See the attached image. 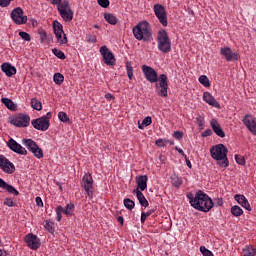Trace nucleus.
<instances>
[{
	"instance_id": "obj_62",
	"label": "nucleus",
	"mask_w": 256,
	"mask_h": 256,
	"mask_svg": "<svg viewBox=\"0 0 256 256\" xmlns=\"http://www.w3.org/2000/svg\"><path fill=\"white\" fill-rule=\"evenodd\" d=\"M190 15H195V12H193V10L189 11Z\"/></svg>"
},
{
	"instance_id": "obj_10",
	"label": "nucleus",
	"mask_w": 256,
	"mask_h": 256,
	"mask_svg": "<svg viewBox=\"0 0 256 256\" xmlns=\"http://www.w3.org/2000/svg\"><path fill=\"white\" fill-rule=\"evenodd\" d=\"M153 11H154V14L157 17L159 23H161V25L163 27H167V25H168L167 10H165V6H163L161 4H155L153 6Z\"/></svg>"
},
{
	"instance_id": "obj_23",
	"label": "nucleus",
	"mask_w": 256,
	"mask_h": 256,
	"mask_svg": "<svg viewBox=\"0 0 256 256\" xmlns=\"http://www.w3.org/2000/svg\"><path fill=\"white\" fill-rule=\"evenodd\" d=\"M0 189L7 191V193H10V195H14L15 197H17V195H19V192L17 191V189H15V187H13V186L9 185L7 182H5V180H3V178H0Z\"/></svg>"
},
{
	"instance_id": "obj_25",
	"label": "nucleus",
	"mask_w": 256,
	"mask_h": 256,
	"mask_svg": "<svg viewBox=\"0 0 256 256\" xmlns=\"http://www.w3.org/2000/svg\"><path fill=\"white\" fill-rule=\"evenodd\" d=\"M1 69L3 73H5L6 77H13V75L17 73V68H15L9 63H3L1 65Z\"/></svg>"
},
{
	"instance_id": "obj_37",
	"label": "nucleus",
	"mask_w": 256,
	"mask_h": 256,
	"mask_svg": "<svg viewBox=\"0 0 256 256\" xmlns=\"http://www.w3.org/2000/svg\"><path fill=\"white\" fill-rule=\"evenodd\" d=\"M52 53L53 55H55V57H57L58 59H67V57L65 56V53L57 48H53L52 49Z\"/></svg>"
},
{
	"instance_id": "obj_31",
	"label": "nucleus",
	"mask_w": 256,
	"mask_h": 256,
	"mask_svg": "<svg viewBox=\"0 0 256 256\" xmlns=\"http://www.w3.org/2000/svg\"><path fill=\"white\" fill-rule=\"evenodd\" d=\"M151 123H153V119L151 118V116H147L142 120V123L138 125V129H145V127H149V125H151Z\"/></svg>"
},
{
	"instance_id": "obj_35",
	"label": "nucleus",
	"mask_w": 256,
	"mask_h": 256,
	"mask_svg": "<svg viewBox=\"0 0 256 256\" xmlns=\"http://www.w3.org/2000/svg\"><path fill=\"white\" fill-rule=\"evenodd\" d=\"M123 203L126 209H128L129 211H133V209H135V202L131 199L125 198Z\"/></svg>"
},
{
	"instance_id": "obj_15",
	"label": "nucleus",
	"mask_w": 256,
	"mask_h": 256,
	"mask_svg": "<svg viewBox=\"0 0 256 256\" xmlns=\"http://www.w3.org/2000/svg\"><path fill=\"white\" fill-rule=\"evenodd\" d=\"M10 17L16 25H25L27 23V16H23V9L21 7L13 9Z\"/></svg>"
},
{
	"instance_id": "obj_59",
	"label": "nucleus",
	"mask_w": 256,
	"mask_h": 256,
	"mask_svg": "<svg viewBox=\"0 0 256 256\" xmlns=\"http://www.w3.org/2000/svg\"><path fill=\"white\" fill-rule=\"evenodd\" d=\"M186 165L187 167H189V169H191L192 165H191V161H189V159L186 158Z\"/></svg>"
},
{
	"instance_id": "obj_42",
	"label": "nucleus",
	"mask_w": 256,
	"mask_h": 256,
	"mask_svg": "<svg viewBox=\"0 0 256 256\" xmlns=\"http://www.w3.org/2000/svg\"><path fill=\"white\" fill-rule=\"evenodd\" d=\"M200 252L202 253L203 256H214L213 252H211L205 246H200Z\"/></svg>"
},
{
	"instance_id": "obj_17",
	"label": "nucleus",
	"mask_w": 256,
	"mask_h": 256,
	"mask_svg": "<svg viewBox=\"0 0 256 256\" xmlns=\"http://www.w3.org/2000/svg\"><path fill=\"white\" fill-rule=\"evenodd\" d=\"M0 169H2L4 173L11 175L15 173V164L9 161L4 155H0Z\"/></svg>"
},
{
	"instance_id": "obj_3",
	"label": "nucleus",
	"mask_w": 256,
	"mask_h": 256,
	"mask_svg": "<svg viewBox=\"0 0 256 256\" xmlns=\"http://www.w3.org/2000/svg\"><path fill=\"white\" fill-rule=\"evenodd\" d=\"M133 35L137 41L149 42L153 39L151 26L147 21H141L132 29Z\"/></svg>"
},
{
	"instance_id": "obj_24",
	"label": "nucleus",
	"mask_w": 256,
	"mask_h": 256,
	"mask_svg": "<svg viewBox=\"0 0 256 256\" xmlns=\"http://www.w3.org/2000/svg\"><path fill=\"white\" fill-rule=\"evenodd\" d=\"M203 101H205V103H208V105H211V107H216V109H219V107H221L219 105V102H217L215 97H213V95H211V93L209 92L203 93Z\"/></svg>"
},
{
	"instance_id": "obj_50",
	"label": "nucleus",
	"mask_w": 256,
	"mask_h": 256,
	"mask_svg": "<svg viewBox=\"0 0 256 256\" xmlns=\"http://www.w3.org/2000/svg\"><path fill=\"white\" fill-rule=\"evenodd\" d=\"M35 202L37 207H43V199H41V197L37 196Z\"/></svg>"
},
{
	"instance_id": "obj_44",
	"label": "nucleus",
	"mask_w": 256,
	"mask_h": 256,
	"mask_svg": "<svg viewBox=\"0 0 256 256\" xmlns=\"http://www.w3.org/2000/svg\"><path fill=\"white\" fill-rule=\"evenodd\" d=\"M155 145H157V147H167V139L160 138L156 140Z\"/></svg>"
},
{
	"instance_id": "obj_60",
	"label": "nucleus",
	"mask_w": 256,
	"mask_h": 256,
	"mask_svg": "<svg viewBox=\"0 0 256 256\" xmlns=\"http://www.w3.org/2000/svg\"><path fill=\"white\" fill-rule=\"evenodd\" d=\"M167 145H175V142L167 139Z\"/></svg>"
},
{
	"instance_id": "obj_16",
	"label": "nucleus",
	"mask_w": 256,
	"mask_h": 256,
	"mask_svg": "<svg viewBox=\"0 0 256 256\" xmlns=\"http://www.w3.org/2000/svg\"><path fill=\"white\" fill-rule=\"evenodd\" d=\"M11 125L14 127H29V123H31V117L27 114H19L15 118L10 121Z\"/></svg>"
},
{
	"instance_id": "obj_2",
	"label": "nucleus",
	"mask_w": 256,
	"mask_h": 256,
	"mask_svg": "<svg viewBox=\"0 0 256 256\" xmlns=\"http://www.w3.org/2000/svg\"><path fill=\"white\" fill-rule=\"evenodd\" d=\"M227 153H229V150L223 144H217L210 148V155L212 159L217 161L219 167L224 169L229 167V158H227Z\"/></svg>"
},
{
	"instance_id": "obj_19",
	"label": "nucleus",
	"mask_w": 256,
	"mask_h": 256,
	"mask_svg": "<svg viewBox=\"0 0 256 256\" xmlns=\"http://www.w3.org/2000/svg\"><path fill=\"white\" fill-rule=\"evenodd\" d=\"M9 149L18 155H27V149H25L21 144L11 138L7 143Z\"/></svg>"
},
{
	"instance_id": "obj_13",
	"label": "nucleus",
	"mask_w": 256,
	"mask_h": 256,
	"mask_svg": "<svg viewBox=\"0 0 256 256\" xmlns=\"http://www.w3.org/2000/svg\"><path fill=\"white\" fill-rule=\"evenodd\" d=\"M159 84H156V89L160 90L158 91V95L160 97H168L167 90L169 89V79L165 74H160L158 77Z\"/></svg>"
},
{
	"instance_id": "obj_43",
	"label": "nucleus",
	"mask_w": 256,
	"mask_h": 256,
	"mask_svg": "<svg viewBox=\"0 0 256 256\" xmlns=\"http://www.w3.org/2000/svg\"><path fill=\"white\" fill-rule=\"evenodd\" d=\"M234 158H235V161H236V163H237L238 165H245V157H243V156H241V155H239V154H236V155L234 156Z\"/></svg>"
},
{
	"instance_id": "obj_26",
	"label": "nucleus",
	"mask_w": 256,
	"mask_h": 256,
	"mask_svg": "<svg viewBox=\"0 0 256 256\" xmlns=\"http://www.w3.org/2000/svg\"><path fill=\"white\" fill-rule=\"evenodd\" d=\"M133 193H136V197L142 207H149V201H147V198L139 188H136Z\"/></svg>"
},
{
	"instance_id": "obj_21",
	"label": "nucleus",
	"mask_w": 256,
	"mask_h": 256,
	"mask_svg": "<svg viewBox=\"0 0 256 256\" xmlns=\"http://www.w3.org/2000/svg\"><path fill=\"white\" fill-rule=\"evenodd\" d=\"M234 199H235V201H237V203L239 205H241V207L246 209V211H251V204H249V200H247V197H245V195H243V194H236L234 196Z\"/></svg>"
},
{
	"instance_id": "obj_8",
	"label": "nucleus",
	"mask_w": 256,
	"mask_h": 256,
	"mask_svg": "<svg viewBox=\"0 0 256 256\" xmlns=\"http://www.w3.org/2000/svg\"><path fill=\"white\" fill-rule=\"evenodd\" d=\"M22 143L25 147H27L28 151L33 153L36 159H43V149L37 145V142L31 139H23Z\"/></svg>"
},
{
	"instance_id": "obj_61",
	"label": "nucleus",
	"mask_w": 256,
	"mask_h": 256,
	"mask_svg": "<svg viewBox=\"0 0 256 256\" xmlns=\"http://www.w3.org/2000/svg\"><path fill=\"white\" fill-rule=\"evenodd\" d=\"M5 255H6V253L0 249V256H5Z\"/></svg>"
},
{
	"instance_id": "obj_32",
	"label": "nucleus",
	"mask_w": 256,
	"mask_h": 256,
	"mask_svg": "<svg viewBox=\"0 0 256 256\" xmlns=\"http://www.w3.org/2000/svg\"><path fill=\"white\" fill-rule=\"evenodd\" d=\"M256 255V246L248 245L244 249V256H255Z\"/></svg>"
},
{
	"instance_id": "obj_63",
	"label": "nucleus",
	"mask_w": 256,
	"mask_h": 256,
	"mask_svg": "<svg viewBox=\"0 0 256 256\" xmlns=\"http://www.w3.org/2000/svg\"><path fill=\"white\" fill-rule=\"evenodd\" d=\"M94 28H95V29H99V25H97V24L94 25Z\"/></svg>"
},
{
	"instance_id": "obj_45",
	"label": "nucleus",
	"mask_w": 256,
	"mask_h": 256,
	"mask_svg": "<svg viewBox=\"0 0 256 256\" xmlns=\"http://www.w3.org/2000/svg\"><path fill=\"white\" fill-rule=\"evenodd\" d=\"M19 37L23 39L24 41H31V35L27 32H19Z\"/></svg>"
},
{
	"instance_id": "obj_22",
	"label": "nucleus",
	"mask_w": 256,
	"mask_h": 256,
	"mask_svg": "<svg viewBox=\"0 0 256 256\" xmlns=\"http://www.w3.org/2000/svg\"><path fill=\"white\" fill-rule=\"evenodd\" d=\"M210 125L212 130L218 137H221V138L225 137V131H223V128H221V124H219L217 119H212L210 121Z\"/></svg>"
},
{
	"instance_id": "obj_47",
	"label": "nucleus",
	"mask_w": 256,
	"mask_h": 256,
	"mask_svg": "<svg viewBox=\"0 0 256 256\" xmlns=\"http://www.w3.org/2000/svg\"><path fill=\"white\" fill-rule=\"evenodd\" d=\"M98 5H100V7H103V9H107V7H109L110 2L109 0H98Z\"/></svg>"
},
{
	"instance_id": "obj_54",
	"label": "nucleus",
	"mask_w": 256,
	"mask_h": 256,
	"mask_svg": "<svg viewBox=\"0 0 256 256\" xmlns=\"http://www.w3.org/2000/svg\"><path fill=\"white\" fill-rule=\"evenodd\" d=\"M126 71H133V66H132L131 62L126 63Z\"/></svg>"
},
{
	"instance_id": "obj_12",
	"label": "nucleus",
	"mask_w": 256,
	"mask_h": 256,
	"mask_svg": "<svg viewBox=\"0 0 256 256\" xmlns=\"http://www.w3.org/2000/svg\"><path fill=\"white\" fill-rule=\"evenodd\" d=\"M141 69L145 79L148 80L149 83H157V81H159V74L156 69L148 65H142Z\"/></svg>"
},
{
	"instance_id": "obj_33",
	"label": "nucleus",
	"mask_w": 256,
	"mask_h": 256,
	"mask_svg": "<svg viewBox=\"0 0 256 256\" xmlns=\"http://www.w3.org/2000/svg\"><path fill=\"white\" fill-rule=\"evenodd\" d=\"M31 107L36 111H41V109H43V104H41V101H39L37 98H32Z\"/></svg>"
},
{
	"instance_id": "obj_51",
	"label": "nucleus",
	"mask_w": 256,
	"mask_h": 256,
	"mask_svg": "<svg viewBox=\"0 0 256 256\" xmlns=\"http://www.w3.org/2000/svg\"><path fill=\"white\" fill-rule=\"evenodd\" d=\"M214 205H217V207H221L223 205V199L222 198H217L213 202Z\"/></svg>"
},
{
	"instance_id": "obj_38",
	"label": "nucleus",
	"mask_w": 256,
	"mask_h": 256,
	"mask_svg": "<svg viewBox=\"0 0 256 256\" xmlns=\"http://www.w3.org/2000/svg\"><path fill=\"white\" fill-rule=\"evenodd\" d=\"M199 83L204 87H211V83L209 82V78L205 75H201L198 79Z\"/></svg>"
},
{
	"instance_id": "obj_30",
	"label": "nucleus",
	"mask_w": 256,
	"mask_h": 256,
	"mask_svg": "<svg viewBox=\"0 0 256 256\" xmlns=\"http://www.w3.org/2000/svg\"><path fill=\"white\" fill-rule=\"evenodd\" d=\"M230 213L233 215V217H241V215H243V209L238 205H234L231 207Z\"/></svg>"
},
{
	"instance_id": "obj_28",
	"label": "nucleus",
	"mask_w": 256,
	"mask_h": 256,
	"mask_svg": "<svg viewBox=\"0 0 256 256\" xmlns=\"http://www.w3.org/2000/svg\"><path fill=\"white\" fill-rule=\"evenodd\" d=\"M1 103L5 105L7 109L10 111H17V105H15V102L9 98H1Z\"/></svg>"
},
{
	"instance_id": "obj_58",
	"label": "nucleus",
	"mask_w": 256,
	"mask_h": 256,
	"mask_svg": "<svg viewBox=\"0 0 256 256\" xmlns=\"http://www.w3.org/2000/svg\"><path fill=\"white\" fill-rule=\"evenodd\" d=\"M105 97H106V99H115V97L112 96L111 93H107V94L105 95Z\"/></svg>"
},
{
	"instance_id": "obj_46",
	"label": "nucleus",
	"mask_w": 256,
	"mask_h": 256,
	"mask_svg": "<svg viewBox=\"0 0 256 256\" xmlns=\"http://www.w3.org/2000/svg\"><path fill=\"white\" fill-rule=\"evenodd\" d=\"M86 41L88 43H97V36H95L93 34H89L86 36Z\"/></svg>"
},
{
	"instance_id": "obj_49",
	"label": "nucleus",
	"mask_w": 256,
	"mask_h": 256,
	"mask_svg": "<svg viewBox=\"0 0 256 256\" xmlns=\"http://www.w3.org/2000/svg\"><path fill=\"white\" fill-rule=\"evenodd\" d=\"M211 135H213V131L211 129H206L203 133H202V137H211Z\"/></svg>"
},
{
	"instance_id": "obj_29",
	"label": "nucleus",
	"mask_w": 256,
	"mask_h": 256,
	"mask_svg": "<svg viewBox=\"0 0 256 256\" xmlns=\"http://www.w3.org/2000/svg\"><path fill=\"white\" fill-rule=\"evenodd\" d=\"M104 19L107 23H109V25H117L118 19H117V16H115L114 14L105 13Z\"/></svg>"
},
{
	"instance_id": "obj_40",
	"label": "nucleus",
	"mask_w": 256,
	"mask_h": 256,
	"mask_svg": "<svg viewBox=\"0 0 256 256\" xmlns=\"http://www.w3.org/2000/svg\"><path fill=\"white\" fill-rule=\"evenodd\" d=\"M58 119H59L62 123H69V116H68L67 113H65V112H59V113H58Z\"/></svg>"
},
{
	"instance_id": "obj_6",
	"label": "nucleus",
	"mask_w": 256,
	"mask_h": 256,
	"mask_svg": "<svg viewBox=\"0 0 256 256\" xmlns=\"http://www.w3.org/2000/svg\"><path fill=\"white\" fill-rule=\"evenodd\" d=\"M51 117H53V113L47 112L46 115L33 119L31 121L32 127L36 129L37 131H47L51 125L49 121H51Z\"/></svg>"
},
{
	"instance_id": "obj_27",
	"label": "nucleus",
	"mask_w": 256,
	"mask_h": 256,
	"mask_svg": "<svg viewBox=\"0 0 256 256\" xmlns=\"http://www.w3.org/2000/svg\"><path fill=\"white\" fill-rule=\"evenodd\" d=\"M136 181H137L138 190L140 189V191H145V189H147V181H148L147 175L139 176Z\"/></svg>"
},
{
	"instance_id": "obj_9",
	"label": "nucleus",
	"mask_w": 256,
	"mask_h": 256,
	"mask_svg": "<svg viewBox=\"0 0 256 256\" xmlns=\"http://www.w3.org/2000/svg\"><path fill=\"white\" fill-rule=\"evenodd\" d=\"M53 31L58 43H60V45H67L68 40L67 35H65V32L63 31V24L55 20L53 22Z\"/></svg>"
},
{
	"instance_id": "obj_14",
	"label": "nucleus",
	"mask_w": 256,
	"mask_h": 256,
	"mask_svg": "<svg viewBox=\"0 0 256 256\" xmlns=\"http://www.w3.org/2000/svg\"><path fill=\"white\" fill-rule=\"evenodd\" d=\"M24 241L27 247H29V249H32V251H37V249L41 247V239H39V237H37V235L33 233L27 234L24 237Z\"/></svg>"
},
{
	"instance_id": "obj_48",
	"label": "nucleus",
	"mask_w": 256,
	"mask_h": 256,
	"mask_svg": "<svg viewBox=\"0 0 256 256\" xmlns=\"http://www.w3.org/2000/svg\"><path fill=\"white\" fill-rule=\"evenodd\" d=\"M172 137H174V139H177L178 141H181V139H183V132L175 131Z\"/></svg>"
},
{
	"instance_id": "obj_41",
	"label": "nucleus",
	"mask_w": 256,
	"mask_h": 256,
	"mask_svg": "<svg viewBox=\"0 0 256 256\" xmlns=\"http://www.w3.org/2000/svg\"><path fill=\"white\" fill-rule=\"evenodd\" d=\"M4 205H6V207H16L17 203L13 201V198H6L4 200Z\"/></svg>"
},
{
	"instance_id": "obj_11",
	"label": "nucleus",
	"mask_w": 256,
	"mask_h": 256,
	"mask_svg": "<svg viewBox=\"0 0 256 256\" xmlns=\"http://www.w3.org/2000/svg\"><path fill=\"white\" fill-rule=\"evenodd\" d=\"M99 51L103 57V62L105 63V65L113 67V65H115L117 61V59H115V55L113 54V52H111V50H109V48L106 45L101 46Z\"/></svg>"
},
{
	"instance_id": "obj_53",
	"label": "nucleus",
	"mask_w": 256,
	"mask_h": 256,
	"mask_svg": "<svg viewBox=\"0 0 256 256\" xmlns=\"http://www.w3.org/2000/svg\"><path fill=\"white\" fill-rule=\"evenodd\" d=\"M173 185L174 187H179L180 185H182V182L179 178H176V180L173 179Z\"/></svg>"
},
{
	"instance_id": "obj_39",
	"label": "nucleus",
	"mask_w": 256,
	"mask_h": 256,
	"mask_svg": "<svg viewBox=\"0 0 256 256\" xmlns=\"http://www.w3.org/2000/svg\"><path fill=\"white\" fill-rule=\"evenodd\" d=\"M155 213V210H148L147 212H142L141 213V223H145L147 221V217H150V215H153Z\"/></svg>"
},
{
	"instance_id": "obj_7",
	"label": "nucleus",
	"mask_w": 256,
	"mask_h": 256,
	"mask_svg": "<svg viewBox=\"0 0 256 256\" xmlns=\"http://www.w3.org/2000/svg\"><path fill=\"white\" fill-rule=\"evenodd\" d=\"M56 211V221L60 222L63 219V214L66 217H73L75 213V204L69 203L65 207L59 205L55 209Z\"/></svg>"
},
{
	"instance_id": "obj_36",
	"label": "nucleus",
	"mask_w": 256,
	"mask_h": 256,
	"mask_svg": "<svg viewBox=\"0 0 256 256\" xmlns=\"http://www.w3.org/2000/svg\"><path fill=\"white\" fill-rule=\"evenodd\" d=\"M44 228H45L46 231H48L49 233H55V223L51 222L50 220H46V221H45Z\"/></svg>"
},
{
	"instance_id": "obj_4",
	"label": "nucleus",
	"mask_w": 256,
	"mask_h": 256,
	"mask_svg": "<svg viewBox=\"0 0 256 256\" xmlns=\"http://www.w3.org/2000/svg\"><path fill=\"white\" fill-rule=\"evenodd\" d=\"M157 47L161 53H171V38L165 29H161L157 33Z\"/></svg>"
},
{
	"instance_id": "obj_5",
	"label": "nucleus",
	"mask_w": 256,
	"mask_h": 256,
	"mask_svg": "<svg viewBox=\"0 0 256 256\" xmlns=\"http://www.w3.org/2000/svg\"><path fill=\"white\" fill-rule=\"evenodd\" d=\"M80 185L82 191L85 192V195L88 197V199H93V195L95 194V186L91 173L84 174Z\"/></svg>"
},
{
	"instance_id": "obj_55",
	"label": "nucleus",
	"mask_w": 256,
	"mask_h": 256,
	"mask_svg": "<svg viewBox=\"0 0 256 256\" xmlns=\"http://www.w3.org/2000/svg\"><path fill=\"white\" fill-rule=\"evenodd\" d=\"M127 76H128V79L133 80V70L132 71H127Z\"/></svg>"
},
{
	"instance_id": "obj_20",
	"label": "nucleus",
	"mask_w": 256,
	"mask_h": 256,
	"mask_svg": "<svg viewBox=\"0 0 256 256\" xmlns=\"http://www.w3.org/2000/svg\"><path fill=\"white\" fill-rule=\"evenodd\" d=\"M244 125L253 135H256V121L255 118L251 115H246L245 118L242 120Z\"/></svg>"
},
{
	"instance_id": "obj_1",
	"label": "nucleus",
	"mask_w": 256,
	"mask_h": 256,
	"mask_svg": "<svg viewBox=\"0 0 256 256\" xmlns=\"http://www.w3.org/2000/svg\"><path fill=\"white\" fill-rule=\"evenodd\" d=\"M187 198L191 207L202 213H209L213 209V199L205 192L199 190L196 194L188 193Z\"/></svg>"
},
{
	"instance_id": "obj_18",
	"label": "nucleus",
	"mask_w": 256,
	"mask_h": 256,
	"mask_svg": "<svg viewBox=\"0 0 256 256\" xmlns=\"http://www.w3.org/2000/svg\"><path fill=\"white\" fill-rule=\"evenodd\" d=\"M220 54L228 61H239V54L237 52H233L230 47H222L220 48Z\"/></svg>"
},
{
	"instance_id": "obj_57",
	"label": "nucleus",
	"mask_w": 256,
	"mask_h": 256,
	"mask_svg": "<svg viewBox=\"0 0 256 256\" xmlns=\"http://www.w3.org/2000/svg\"><path fill=\"white\" fill-rule=\"evenodd\" d=\"M45 39H47V32H44L42 37H41V43H43V41H45Z\"/></svg>"
},
{
	"instance_id": "obj_56",
	"label": "nucleus",
	"mask_w": 256,
	"mask_h": 256,
	"mask_svg": "<svg viewBox=\"0 0 256 256\" xmlns=\"http://www.w3.org/2000/svg\"><path fill=\"white\" fill-rule=\"evenodd\" d=\"M117 221H118V223H120V225H123V223H124L123 216H119V217L117 218Z\"/></svg>"
},
{
	"instance_id": "obj_52",
	"label": "nucleus",
	"mask_w": 256,
	"mask_h": 256,
	"mask_svg": "<svg viewBox=\"0 0 256 256\" xmlns=\"http://www.w3.org/2000/svg\"><path fill=\"white\" fill-rule=\"evenodd\" d=\"M175 151H178L180 153V155H182V157H185V159H187V155L185 154V152L183 151V149L179 148V147H175Z\"/></svg>"
},
{
	"instance_id": "obj_34",
	"label": "nucleus",
	"mask_w": 256,
	"mask_h": 256,
	"mask_svg": "<svg viewBox=\"0 0 256 256\" xmlns=\"http://www.w3.org/2000/svg\"><path fill=\"white\" fill-rule=\"evenodd\" d=\"M53 81L56 85H62L63 81H65V76L61 73H55L53 76Z\"/></svg>"
}]
</instances>
